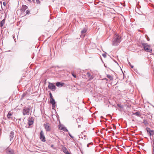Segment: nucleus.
<instances>
[{"instance_id": "nucleus-29", "label": "nucleus", "mask_w": 154, "mask_h": 154, "mask_svg": "<svg viewBox=\"0 0 154 154\" xmlns=\"http://www.w3.org/2000/svg\"><path fill=\"white\" fill-rule=\"evenodd\" d=\"M72 75L74 77V78H76V75H74L73 74H72Z\"/></svg>"}, {"instance_id": "nucleus-13", "label": "nucleus", "mask_w": 154, "mask_h": 154, "mask_svg": "<svg viewBox=\"0 0 154 154\" xmlns=\"http://www.w3.org/2000/svg\"><path fill=\"white\" fill-rule=\"evenodd\" d=\"M5 19H3L2 21L1 22V26L2 27L3 26V25L5 24Z\"/></svg>"}, {"instance_id": "nucleus-20", "label": "nucleus", "mask_w": 154, "mask_h": 154, "mask_svg": "<svg viewBox=\"0 0 154 154\" xmlns=\"http://www.w3.org/2000/svg\"><path fill=\"white\" fill-rule=\"evenodd\" d=\"M143 123L145 125L148 124V123L147 121L146 120H144L143 121Z\"/></svg>"}, {"instance_id": "nucleus-6", "label": "nucleus", "mask_w": 154, "mask_h": 154, "mask_svg": "<svg viewBox=\"0 0 154 154\" xmlns=\"http://www.w3.org/2000/svg\"><path fill=\"white\" fill-rule=\"evenodd\" d=\"M44 126L46 131L49 132L51 130V128L48 123H46L44 124Z\"/></svg>"}, {"instance_id": "nucleus-10", "label": "nucleus", "mask_w": 154, "mask_h": 154, "mask_svg": "<svg viewBox=\"0 0 154 154\" xmlns=\"http://www.w3.org/2000/svg\"><path fill=\"white\" fill-rule=\"evenodd\" d=\"M62 149L63 152L66 154H70L66 147L64 146L62 148Z\"/></svg>"}, {"instance_id": "nucleus-16", "label": "nucleus", "mask_w": 154, "mask_h": 154, "mask_svg": "<svg viewBox=\"0 0 154 154\" xmlns=\"http://www.w3.org/2000/svg\"><path fill=\"white\" fill-rule=\"evenodd\" d=\"M11 116H12V114L11 113L9 112L7 115V117L8 119H10Z\"/></svg>"}, {"instance_id": "nucleus-2", "label": "nucleus", "mask_w": 154, "mask_h": 154, "mask_svg": "<svg viewBox=\"0 0 154 154\" xmlns=\"http://www.w3.org/2000/svg\"><path fill=\"white\" fill-rule=\"evenodd\" d=\"M31 107L28 106L25 107L23 109V115L25 116L26 115H29L30 114V111L31 112Z\"/></svg>"}, {"instance_id": "nucleus-31", "label": "nucleus", "mask_w": 154, "mask_h": 154, "mask_svg": "<svg viewBox=\"0 0 154 154\" xmlns=\"http://www.w3.org/2000/svg\"><path fill=\"white\" fill-rule=\"evenodd\" d=\"M128 63L130 66H131V64L130 62H128Z\"/></svg>"}, {"instance_id": "nucleus-27", "label": "nucleus", "mask_w": 154, "mask_h": 154, "mask_svg": "<svg viewBox=\"0 0 154 154\" xmlns=\"http://www.w3.org/2000/svg\"><path fill=\"white\" fill-rule=\"evenodd\" d=\"M69 136H70V137H71L72 138H73V137L72 136V135L71 134L69 133Z\"/></svg>"}, {"instance_id": "nucleus-38", "label": "nucleus", "mask_w": 154, "mask_h": 154, "mask_svg": "<svg viewBox=\"0 0 154 154\" xmlns=\"http://www.w3.org/2000/svg\"><path fill=\"white\" fill-rule=\"evenodd\" d=\"M25 11V10H21V11H22V12H24V11Z\"/></svg>"}, {"instance_id": "nucleus-12", "label": "nucleus", "mask_w": 154, "mask_h": 154, "mask_svg": "<svg viewBox=\"0 0 154 154\" xmlns=\"http://www.w3.org/2000/svg\"><path fill=\"white\" fill-rule=\"evenodd\" d=\"M107 77L110 80H113V78L111 75H107Z\"/></svg>"}, {"instance_id": "nucleus-3", "label": "nucleus", "mask_w": 154, "mask_h": 154, "mask_svg": "<svg viewBox=\"0 0 154 154\" xmlns=\"http://www.w3.org/2000/svg\"><path fill=\"white\" fill-rule=\"evenodd\" d=\"M143 47V48L146 51L149 53H151L152 49L150 46L147 43H141Z\"/></svg>"}, {"instance_id": "nucleus-17", "label": "nucleus", "mask_w": 154, "mask_h": 154, "mask_svg": "<svg viewBox=\"0 0 154 154\" xmlns=\"http://www.w3.org/2000/svg\"><path fill=\"white\" fill-rule=\"evenodd\" d=\"M56 85H57V86L58 87H59L60 85H61V86H63V84L60 83V82H57L56 83Z\"/></svg>"}, {"instance_id": "nucleus-21", "label": "nucleus", "mask_w": 154, "mask_h": 154, "mask_svg": "<svg viewBox=\"0 0 154 154\" xmlns=\"http://www.w3.org/2000/svg\"><path fill=\"white\" fill-rule=\"evenodd\" d=\"M49 95H50V98L51 99H53L52 94L51 93H49Z\"/></svg>"}, {"instance_id": "nucleus-37", "label": "nucleus", "mask_w": 154, "mask_h": 154, "mask_svg": "<svg viewBox=\"0 0 154 154\" xmlns=\"http://www.w3.org/2000/svg\"><path fill=\"white\" fill-rule=\"evenodd\" d=\"M36 2L37 3H38V2H39L38 0H36Z\"/></svg>"}, {"instance_id": "nucleus-24", "label": "nucleus", "mask_w": 154, "mask_h": 154, "mask_svg": "<svg viewBox=\"0 0 154 154\" xmlns=\"http://www.w3.org/2000/svg\"><path fill=\"white\" fill-rule=\"evenodd\" d=\"M87 75L88 77H90L91 74L89 72H87Z\"/></svg>"}, {"instance_id": "nucleus-14", "label": "nucleus", "mask_w": 154, "mask_h": 154, "mask_svg": "<svg viewBox=\"0 0 154 154\" xmlns=\"http://www.w3.org/2000/svg\"><path fill=\"white\" fill-rule=\"evenodd\" d=\"M50 102L52 104L55 103V100L54 99H50Z\"/></svg>"}, {"instance_id": "nucleus-5", "label": "nucleus", "mask_w": 154, "mask_h": 154, "mask_svg": "<svg viewBox=\"0 0 154 154\" xmlns=\"http://www.w3.org/2000/svg\"><path fill=\"white\" fill-rule=\"evenodd\" d=\"M40 139L43 142L46 141L45 137L44 136V133L42 131H41L40 132Z\"/></svg>"}, {"instance_id": "nucleus-1", "label": "nucleus", "mask_w": 154, "mask_h": 154, "mask_svg": "<svg viewBox=\"0 0 154 154\" xmlns=\"http://www.w3.org/2000/svg\"><path fill=\"white\" fill-rule=\"evenodd\" d=\"M121 41V37L118 34L115 35L112 41V45L116 46L118 45Z\"/></svg>"}, {"instance_id": "nucleus-4", "label": "nucleus", "mask_w": 154, "mask_h": 154, "mask_svg": "<svg viewBox=\"0 0 154 154\" xmlns=\"http://www.w3.org/2000/svg\"><path fill=\"white\" fill-rule=\"evenodd\" d=\"M48 88L52 91H54L56 88L55 86L53 83L50 82H48Z\"/></svg>"}, {"instance_id": "nucleus-28", "label": "nucleus", "mask_w": 154, "mask_h": 154, "mask_svg": "<svg viewBox=\"0 0 154 154\" xmlns=\"http://www.w3.org/2000/svg\"><path fill=\"white\" fill-rule=\"evenodd\" d=\"M148 134H149V135L150 136H151L152 135L154 134V133H148Z\"/></svg>"}, {"instance_id": "nucleus-35", "label": "nucleus", "mask_w": 154, "mask_h": 154, "mask_svg": "<svg viewBox=\"0 0 154 154\" xmlns=\"http://www.w3.org/2000/svg\"><path fill=\"white\" fill-rule=\"evenodd\" d=\"M130 66L131 67V68H133L134 67V66H132L131 65V66Z\"/></svg>"}, {"instance_id": "nucleus-34", "label": "nucleus", "mask_w": 154, "mask_h": 154, "mask_svg": "<svg viewBox=\"0 0 154 154\" xmlns=\"http://www.w3.org/2000/svg\"><path fill=\"white\" fill-rule=\"evenodd\" d=\"M3 4L5 6V2H3Z\"/></svg>"}, {"instance_id": "nucleus-22", "label": "nucleus", "mask_w": 154, "mask_h": 154, "mask_svg": "<svg viewBox=\"0 0 154 154\" xmlns=\"http://www.w3.org/2000/svg\"><path fill=\"white\" fill-rule=\"evenodd\" d=\"M55 107V104H52V109H54Z\"/></svg>"}, {"instance_id": "nucleus-39", "label": "nucleus", "mask_w": 154, "mask_h": 154, "mask_svg": "<svg viewBox=\"0 0 154 154\" xmlns=\"http://www.w3.org/2000/svg\"><path fill=\"white\" fill-rule=\"evenodd\" d=\"M54 146V145H51V147H53Z\"/></svg>"}, {"instance_id": "nucleus-11", "label": "nucleus", "mask_w": 154, "mask_h": 154, "mask_svg": "<svg viewBox=\"0 0 154 154\" xmlns=\"http://www.w3.org/2000/svg\"><path fill=\"white\" fill-rule=\"evenodd\" d=\"M146 130L147 131V132L148 133H154V131L152 130H150V128L148 127H147L146 128Z\"/></svg>"}, {"instance_id": "nucleus-15", "label": "nucleus", "mask_w": 154, "mask_h": 154, "mask_svg": "<svg viewBox=\"0 0 154 154\" xmlns=\"http://www.w3.org/2000/svg\"><path fill=\"white\" fill-rule=\"evenodd\" d=\"M135 11L139 14L142 15L143 14L142 12H141L140 10H135Z\"/></svg>"}, {"instance_id": "nucleus-19", "label": "nucleus", "mask_w": 154, "mask_h": 154, "mask_svg": "<svg viewBox=\"0 0 154 154\" xmlns=\"http://www.w3.org/2000/svg\"><path fill=\"white\" fill-rule=\"evenodd\" d=\"M134 115L136 116H139L140 115V112H136L134 113Z\"/></svg>"}, {"instance_id": "nucleus-36", "label": "nucleus", "mask_w": 154, "mask_h": 154, "mask_svg": "<svg viewBox=\"0 0 154 154\" xmlns=\"http://www.w3.org/2000/svg\"><path fill=\"white\" fill-rule=\"evenodd\" d=\"M130 66L131 67V68H133L134 67V66H132L131 65V66Z\"/></svg>"}, {"instance_id": "nucleus-25", "label": "nucleus", "mask_w": 154, "mask_h": 154, "mask_svg": "<svg viewBox=\"0 0 154 154\" xmlns=\"http://www.w3.org/2000/svg\"><path fill=\"white\" fill-rule=\"evenodd\" d=\"M102 56H103L104 57V58H105L106 57V53H104V54H102Z\"/></svg>"}, {"instance_id": "nucleus-32", "label": "nucleus", "mask_w": 154, "mask_h": 154, "mask_svg": "<svg viewBox=\"0 0 154 154\" xmlns=\"http://www.w3.org/2000/svg\"><path fill=\"white\" fill-rule=\"evenodd\" d=\"M117 106H118L120 107H121V106L119 104H117Z\"/></svg>"}, {"instance_id": "nucleus-9", "label": "nucleus", "mask_w": 154, "mask_h": 154, "mask_svg": "<svg viewBox=\"0 0 154 154\" xmlns=\"http://www.w3.org/2000/svg\"><path fill=\"white\" fill-rule=\"evenodd\" d=\"M28 124L29 126H30L33 124V119L32 118H28Z\"/></svg>"}, {"instance_id": "nucleus-23", "label": "nucleus", "mask_w": 154, "mask_h": 154, "mask_svg": "<svg viewBox=\"0 0 154 154\" xmlns=\"http://www.w3.org/2000/svg\"><path fill=\"white\" fill-rule=\"evenodd\" d=\"M23 8L24 9H27V8H28L25 5H23Z\"/></svg>"}, {"instance_id": "nucleus-7", "label": "nucleus", "mask_w": 154, "mask_h": 154, "mask_svg": "<svg viewBox=\"0 0 154 154\" xmlns=\"http://www.w3.org/2000/svg\"><path fill=\"white\" fill-rule=\"evenodd\" d=\"M7 154H14V151L12 149L8 148L6 150Z\"/></svg>"}, {"instance_id": "nucleus-30", "label": "nucleus", "mask_w": 154, "mask_h": 154, "mask_svg": "<svg viewBox=\"0 0 154 154\" xmlns=\"http://www.w3.org/2000/svg\"><path fill=\"white\" fill-rule=\"evenodd\" d=\"M90 79H92L93 78V77L92 76H90Z\"/></svg>"}, {"instance_id": "nucleus-43", "label": "nucleus", "mask_w": 154, "mask_h": 154, "mask_svg": "<svg viewBox=\"0 0 154 154\" xmlns=\"http://www.w3.org/2000/svg\"><path fill=\"white\" fill-rule=\"evenodd\" d=\"M28 1H30V0H28Z\"/></svg>"}, {"instance_id": "nucleus-40", "label": "nucleus", "mask_w": 154, "mask_h": 154, "mask_svg": "<svg viewBox=\"0 0 154 154\" xmlns=\"http://www.w3.org/2000/svg\"><path fill=\"white\" fill-rule=\"evenodd\" d=\"M89 143L87 145V146L88 147H89Z\"/></svg>"}, {"instance_id": "nucleus-41", "label": "nucleus", "mask_w": 154, "mask_h": 154, "mask_svg": "<svg viewBox=\"0 0 154 154\" xmlns=\"http://www.w3.org/2000/svg\"><path fill=\"white\" fill-rule=\"evenodd\" d=\"M106 79V80H108L107 79Z\"/></svg>"}, {"instance_id": "nucleus-33", "label": "nucleus", "mask_w": 154, "mask_h": 154, "mask_svg": "<svg viewBox=\"0 0 154 154\" xmlns=\"http://www.w3.org/2000/svg\"><path fill=\"white\" fill-rule=\"evenodd\" d=\"M113 128L114 129H116V127L115 126H113Z\"/></svg>"}, {"instance_id": "nucleus-42", "label": "nucleus", "mask_w": 154, "mask_h": 154, "mask_svg": "<svg viewBox=\"0 0 154 154\" xmlns=\"http://www.w3.org/2000/svg\"><path fill=\"white\" fill-rule=\"evenodd\" d=\"M32 1L33 2H34L35 0H32Z\"/></svg>"}, {"instance_id": "nucleus-18", "label": "nucleus", "mask_w": 154, "mask_h": 154, "mask_svg": "<svg viewBox=\"0 0 154 154\" xmlns=\"http://www.w3.org/2000/svg\"><path fill=\"white\" fill-rule=\"evenodd\" d=\"M87 30L86 29H84L82 31L81 33L82 34H83L86 32Z\"/></svg>"}, {"instance_id": "nucleus-8", "label": "nucleus", "mask_w": 154, "mask_h": 154, "mask_svg": "<svg viewBox=\"0 0 154 154\" xmlns=\"http://www.w3.org/2000/svg\"><path fill=\"white\" fill-rule=\"evenodd\" d=\"M14 133L13 131H11L10 135H9V137L10 138V141H11L12 140H13L14 138Z\"/></svg>"}, {"instance_id": "nucleus-26", "label": "nucleus", "mask_w": 154, "mask_h": 154, "mask_svg": "<svg viewBox=\"0 0 154 154\" xmlns=\"http://www.w3.org/2000/svg\"><path fill=\"white\" fill-rule=\"evenodd\" d=\"M30 12V11L29 10H26V14H29Z\"/></svg>"}]
</instances>
